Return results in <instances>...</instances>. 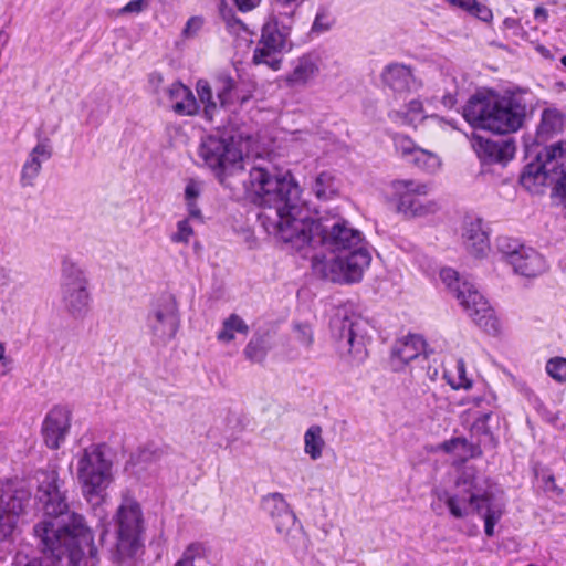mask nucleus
<instances>
[{"mask_svg": "<svg viewBox=\"0 0 566 566\" xmlns=\"http://www.w3.org/2000/svg\"><path fill=\"white\" fill-rule=\"evenodd\" d=\"M423 106L419 99H411L405 109L391 111L388 116L392 122L401 123L405 125H415L416 122L423 118Z\"/></svg>", "mask_w": 566, "mask_h": 566, "instance_id": "nucleus-31", "label": "nucleus"}, {"mask_svg": "<svg viewBox=\"0 0 566 566\" xmlns=\"http://www.w3.org/2000/svg\"><path fill=\"white\" fill-rule=\"evenodd\" d=\"M304 0H273L274 8L277 10V15L292 20L296 10L301 7Z\"/></svg>", "mask_w": 566, "mask_h": 566, "instance_id": "nucleus-42", "label": "nucleus"}, {"mask_svg": "<svg viewBox=\"0 0 566 566\" xmlns=\"http://www.w3.org/2000/svg\"><path fill=\"white\" fill-rule=\"evenodd\" d=\"M201 193V185L196 180H189L185 188V201L190 219L202 222V213L197 203L198 198Z\"/></svg>", "mask_w": 566, "mask_h": 566, "instance_id": "nucleus-34", "label": "nucleus"}, {"mask_svg": "<svg viewBox=\"0 0 566 566\" xmlns=\"http://www.w3.org/2000/svg\"><path fill=\"white\" fill-rule=\"evenodd\" d=\"M10 280L9 270L0 265V286L6 285Z\"/></svg>", "mask_w": 566, "mask_h": 566, "instance_id": "nucleus-58", "label": "nucleus"}, {"mask_svg": "<svg viewBox=\"0 0 566 566\" xmlns=\"http://www.w3.org/2000/svg\"><path fill=\"white\" fill-rule=\"evenodd\" d=\"M205 563L202 546L192 543L184 551L181 558L174 566H202Z\"/></svg>", "mask_w": 566, "mask_h": 566, "instance_id": "nucleus-38", "label": "nucleus"}, {"mask_svg": "<svg viewBox=\"0 0 566 566\" xmlns=\"http://www.w3.org/2000/svg\"><path fill=\"white\" fill-rule=\"evenodd\" d=\"M249 325L238 314H230L223 322L222 328L217 334V339L222 343L232 342L235 336L234 333L248 335Z\"/></svg>", "mask_w": 566, "mask_h": 566, "instance_id": "nucleus-30", "label": "nucleus"}, {"mask_svg": "<svg viewBox=\"0 0 566 566\" xmlns=\"http://www.w3.org/2000/svg\"><path fill=\"white\" fill-rule=\"evenodd\" d=\"M280 52V50H272L266 48L261 43V41H259L253 53V62L255 64H265L273 71H277L282 64V60L276 56V54Z\"/></svg>", "mask_w": 566, "mask_h": 566, "instance_id": "nucleus-36", "label": "nucleus"}, {"mask_svg": "<svg viewBox=\"0 0 566 566\" xmlns=\"http://www.w3.org/2000/svg\"><path fill=\"white\" fill-rule=\"evenodd\" d=\"M333 19L329 12L324 8H319L312 25V32H326L331 29Z\"/></svg>", "mask_w": 566, "mask_h": 566, "instance_id": "nucleus-45", "label": "nucleus"}, {"mask_svg": "<svg viewBox=\"0 0 566 566\" xmlns=\"http://www.w3.org/2000/svg\"><path fill=\"white\" fill-rule=\"evenodd\" d=\"M72 412L65 406L53 407L42 423V437L45 446L56 450L65 441L71 428Z\"/></svg>", "mask_w": 566, "mask_h": 566, "instance_id": "nucleus-20", "label": "nucleus"}, {"mask_svg": "<svg viewBox=\"0 0 566 566\" xmlns=\"http://www.w3.org/2000/svg\"><path fill=\"white\" fill-rule=\"evenodd\" d=\"M562 115L556 109H545L542 115L541 128L549 133L558 129L562 126Z\"/></svg>", "mask_w": 566, "mask_h": 566, "instance_id": "nucleus-43", "label": "nucleus"}, {"mask_svg": "<svg viewBox=\"0 0 566 566\" xmlns=\"http://www.w3.org/2000/svg\"><path fill=\"white\" fill-rule=\"evenodd\" d=\"M485 480L479 476L474 468H465L457 478L455 492L446 494V505L455 518H464L475 513L484 520V533L494 535V526L503 515V505L483 485Z\"/></svg>", "mask_w": 566, "mask_h": 566, "instance_id": "nucleus-5", "label": "nucleus"}, {"mask_svg": "<svg viewBox=\"0 0 566 566\" xmlns=\"http://www.w3.org/2000/svg\"><path fill=\"white\" fill-rule=\"evenodd\" d=\"M272 349L271 334L269 331H256L243 349L244 357L253 364H262Z\"/></svg>", "mask_w": 566, "mask_h": 566, "instance_id": "nucleus-29", "label": "nucleus"}, {"mask_svg": "<svg viewBox=\"0 0 566 566\" xmlns=\"http://www.w3.org/2000/svg\"><path fill=\"white\" fill-rule=\"evenodd\" d=\"M452 7H457L468 12L469 14L478 18L483 22H491L493 20L492 10L479 2L478 0H444Z\"/></svg>", "mask_w": 566, "mask_h": 566, "instance_id": "nucleus-32", "label": "nucleus"}, {"mask_svg": "<svg viewBox=\"0 0 566 566\" xmlns=\"http://www.w3.org/2000/svg\"><path fill=\"white\" fill-rule=\"evenodd\" d=\"M472 147L483 165H506L515 154V143L512 138L492 140L479 135L472 138Z\"/></svg>", "mask_w": 566, "mask_h": 566, "instance_id": "nucleus-19", "label": "nucleus"}, {"mask_svg": "<svg viewBox=\"0 0 566 566\" xmlns=\"http://www.w3.org/2000/svg\"><path fill=\"white\" fill-rule=\"evenodd\" d=\"M454 296L479 327L489 334L499 332L500 323L494 311L471 282L463 280L461 286H455Z\"/></svg>", "mask_w": 566, "mask_h": 566, "instance_id": "nucleus-18", "label": "nucleus"}, {"mask_svg": "<svg viewBox=\"0 0 566 566\" xmlns=\"http://www.w3.org/2000/svg\"><path fill=\"white\" fill-rule=\"evenodd\" d=\"M12 359L6 355V345L0 342V376L7 375L11 369Z\"/></svg>", "mask_w": 566, "mask_h": 566, "instance_id": "nucleus-52", "label": "nucleus"}, {"mask_svg": "<svg viewBox=\"0 0 566 566\" xmlns=\"http://www.w3.org/2000/svg\"><path fill=\"white\" fill-rule=\"evenodd\" d=\"M200 24H201V22H200V20L198 18H190L188 20V22L186 23V27L184 29V33L185 34H189L191 28L195 27L196 29H198V28H200Z\"/></svg>", "mask_w": 566, "mask_h": 566, "instance_id": "nucleus-56", "label": "nucleus"}, {"mask_svg": "<svg viewBox=\"0 0 566 566\" xmlns=\"http://www.w3.org/2000/svg\"><path fill=\"white\" fill-rule=\"evenodd\" d=\"M145 520L140 504L132 499L124 497L116 512L115 548L111 552L112 560L119 566L132 564L143 547Z\"/></svg>", "mask_w": 566, "mask_h": 566, "instance_id": "nucleus-7", "label": "nucleus"}, {"mask_svg": "<svg viewBox=\"0 0 566 566\" xmlns=\"http://www.w3.org/2000/svg\"><path fill=\"white\" fill-rule=\"evenodd\" d=\"M560 62L566 67V55L560 59Z\"/></svg>", "mask_w": 566, "mask_h": 566, "instance_id": "nucleus-61", "label": "nucleus"}, {"mask_svg": "<svg viewBox=\"0 0 566 566\" xmlns=\"http://www.w3.org/2000/svg\"><path fill=\"white\" fill-rule=\"evenodd\" d=\"M163 82V76L158 72H153L149 74V83L157 88Z\"/></svg>", "mask_w": 566, "mask_h": 566, "instance_id": "nucleus-57", "label": "nucleus"}, {"mask_svg": "<svg viewBox=\"0 0 566 566\" xmlns=\"http://www.w3.org/2000/svg\"><path fill=\"white\" fill-rule=\"evenodd\" d=\"M496 249L516 274L535 277L546 270V261L542 254L531 247L510 237H499Z\"/></svg>", "mask_w": 566, "mask_h": 566, "instance_id": "nucleus-15", "label": "nucleus"}, {"mask_svg": "<svg viewBox=\"0 0 566 566\" xmlns=\"http://www.w3.org/2000/svg\"><path fill=\"white\" fill-rule=\"evenodd\" d=\"M381 78L385 85L398 93L410 91L416 83L411 69L399 63L386 66Z\"/></svg>", "mask_w": 566, "mask_h": 566, "instance_id": "nucleus-28", "label": "nucleus"}, {"mask_svg": "<svg viewBox=\"0 0 566 566\" xmlns=\"http://www.w3.org/2000/svg\"><path fill=\"white\" fill-rule=\"evenodd\" d=\"M455 370H457L458 380L455 382H451V386L454 389H460V388L469 389V388H471L472 382L467 377L465 363H464L463 359H458L457 360Z\"/></svg>", "mask_w": 566, "mask_h": 566, "instance_id": "nucleus-47", "label": "nucleus"}, {"mask_svg": "<svg viewBox=\"0 0 566 566\" xmlns=\"http://www.w3.org/2000/svg\"><path fill=\"white\" fill-rule=\"evenodd\" d=\"M319 72L318 60L313 54H304L293 62L292 71L286 74L289 87H303L314 80Z\"/></svg>", "mask_w": 566, "mask_h": 566, "instance_id": "nucleus-23", "label": "nucleus"}, {"mask_svg": "<svg viewBox=\"0 0 566 566\" xmlns=\"http://www.w3.org/2000/svg\"><path fill=\"white\" fill-rule=\"evenodd\" d=\"M313 191L318 199L327 200L337 193V185L334 176L328 171L317 175L313 185Z\"/></svg>", "mask_w": 566, "mask_h": 566, "instance_id": "nucleus-35", "label": "nucleus"}, {"mask_svg": "<svg viewBox=\"0 0 566 566\" xmlns=\"http://www.w3.org/2000/svg\"><path fill=\"white\" fill-rule=\"evenodd\" d=\"M61 301L65 311L74 318H82L90 308L91 295L84 270L71 258L61 264Z\"/></svg>", "mask_w": 566, "mask_h": 566, "instance_id": "nucleus-10", "label": "nucleus"}, {"mask_svg": "<svg viewBox=\"0 0 566 566\" xmlns=\"http://www.w3.org/2000/svg\"><path fill=\"white\" fill-rule=\"evenodd\" d=\"M408 163L413 164L418 168L428 172H433L440 165V160L437 155L420 147H418L416 153L409 157Z\"/></svg>", "mask_w": 566, "mask_h": 566, "instance_id": "nucleus-37", "label": "nucleus"}, {"mask_svg": "<svg viewBox=\"0 0 566 566\" xmlns=\"http://www.w3.org/2000/svg\"><path fill=\"white\" fill-rule=\"evenodd\" d=\"M296 339L304 346L310 347L313 343V331L308 324L296 323L294 325Z\"/></svg>", "mask_w": 566, "mask_h": 566, "instance_id": "nucleus-48", "label": "nucleus"}, {"mask_svg": "<svg viewBox=\"0 0 566 566\" xmlns=\"http://www.w3.org/2000/svg\"><path fill=\"white\" fill-rule=\"evenodd\" d=\"M164 452L154 444H147L132 454L128 464L133 473L143 478L146 473H154L157 470V462L161 459Z\"/></svg>", "mask_w": 566, "mask_h": 566, "instance_id": "nucleus-26", "label": "nucleus"}, {"mask_svg": "<svg viewBox=\"0 0 566 566\" xmlns=\"http://www.w3.org/2000/svg\"><path fill=\"white\" fill-rule=\"evenodd\" d=\"M460 446H465V438L457 437L450 440H447L441 443L440 449L447 453H454L458 455V449Z\"/></svg>", "mask_w": 566, "mask_h": 566, "instance_id": "nucleus-51", "label": "nucleus"}, {"mask_svg": "<svg viewBox=\"0 0 566 566\" xmlns=\"http://www.w3.org/2000/svg\"><path fill=\"white\" fill-rule=\"evenodd\" d=\"M263 510L274 522L276 532L284 535L290 546L297 548L305 544V533L283 494L270 493L262 499Z\"/></svg>", "mask_w": 566, "mask_h": 566, "instance_id": "nucleus-16", "label": "nucleus"}, {"mask_svg": "<svg viewBox=\"0 0 566 566\" xmlns=\"http://www.w3.org/2000/svg\"><path fill=\"white\" fill-rule=\"evenodd\" d=\"M331 333L338 350L347 354L352 365L363 364L367 356V323L360 316L338 310L329 322Z\"/></svg>", "mask_w": 566, "mask_h": 566, "instance_id": "nucleus-8", "label": "nucleus"}, {"mask_svg": "<svg viewBox=\"0 0 566 566\" xmlns=\"http://www.w3.org/2000/svg\"><path fill=\"white\" fill-rule=\"evenodd\" d=\"M31 501V492L23 484L7 481L0 486V539L9 537L18 518L25 512Z\"/></svg>", "mask_w": 566, "mask_h": 566, "instance_id": "nucleus-17", "label": "nucleus"}, {"mask_svg": "<svg viewBox=\"0 0 566 566\" xmlns=\"http://www.w3.org/2000/svg\"><path fill=\"white\" fill-rule=\"evenodd\" d=\"M242 182L252 201L263 207L259 220L269 234L283 243L304 242V237H294L295 231L302 232L307 226L302 221L301 189L289 170L266 163L252 167Z\"/></svg>", "mask_w": 566, "mask_h": 566, "instance_id": "nucleus-3", "label": "nucleus"}, {"mask_svg": "<svg viewBox=\"0 0 566 566\" xmlns=\"http://www.w3.org/2000/svg\"><path fill=\"white\" fill-rule=\"evenodd\" d=\"M189 219H182L177 222V230L170 235V240L175 243L187 244L193 234V229L189 223Z\"/></svg>", "mask_w": 566, "mask_h": 566, "instance_id": "nucleus-44", "label": "nucleus"}, {"mask_svg": "<svg viewBox=\"0 0 566 566\" xmlns=\"http://www.w3.org/2000/svg\"><path fill=\"white\" fill-rule=\"evenodd\" d=\"M221 17L230 32L248 31L245 24L235 17L231 9L221 10Z\"/></svg>", "mask_w": 566, "mask_h": 566, "instance_id": "nucleus-46", "label": "nucleus"}, {"mask_svg": "<svg viewBox=\"0 0 566 566\" xmlns=\"http://www.w3.org/2000/svg\"><path fill=\"white\" fill-rule=\"evenodd\" d=\"M53 156V146L48 137H39L36 145L29 153L22 165L20 184L22 187H32L42 170V164Z\"/></svg>", "mask_w": 566, "mask_h": 566, "instance_id": "nucleus-21", "label": "nucleus"}, {"mask_svg": "<svg viewBox=\"0 0 566 566\" xmlns=\"http://www.w3.org/2000/svg\"><path fill=\"white\" fill-rule=\"evenodd\" d=\"M240 11L247 12L256 8L261 0H234Z\"/></svg>", "mask_w": 566, "mask_h": 566, "instance_id": "nucleus-54", "label": "nucleus"}, {"mask_svg": "<svg viewBox=\"0 0 566 566\" xmlns=\"http://www.w3.org/2000/svg\"><path fill=\"white\" fill-rule=\"evenodd\" d=\"M441 103L443 104L444 107L452 108L457 104L455 95L452 93L443 95Z\"/></svg>", "mask_w": 566, "mask_h": 566, "instance_id": "nucleus-55", "label": "nucleus"}, {"mask_svg": "<svg viewBox=\"0 0 566 566\" xmlns=\"http://www.w3.org/2000/svg\"><path fill=\"white\" fill-rule=\"evenodd\" d=\"M527 108L526 92L507 91L502 95L478 92L463 107V117L474 128L506 135L523 126Z\"/></svg>", "mask_w": 566, "mask_h": 566, "instance_id": "nucleus-4", "label": "nucleus"}, {"mask_svg": "<svg viewBox=\"0 0 566 566\" xmlns=\"http://www.w3.org/2000/svg\"><path fill=\"white\" fill-rule=\"evenodd\" d=\"M481 454H482V450H481L480 446L471 443L467 439H465V446H460V448L458 449V457L461 460L476 458V457H480Z\"/></svg>", "mask_w": 566, "mask_h": 566, "instance_id": "nucleus-50", "label": "nucleus"}, {"mask_svg": "<svg viewBox=\"0 0 566 566\" xmlns=\"http://www.w3.org/2000/svg\"><path fill=\"white\" fill-rule=\"evenodd\" d=\"M520 182L528 190L537 185L554 184V191L566 207V142L544 147L537 153L535 159L524 167Z\"/></svg>", "mask_w": 566, "mask_h": 566, "instance_id": "nucleus-6", "label": "nucleus"}, {"mask_svg": "<svg viewBox=\"0 0 566 566\" xmlns=\"http://www.w3.org/2000/svg\"><path fill=\"white\" fill-rule=\"evenodd\" d=\"M145 7H146L145 0H132L120 9V12L122 13H132V12L139 13L144 10Z\"/></svg>", "mask_w": 566, "mask_h": 566, "instance_id": "nucleus-53", "label": "nucleus"}, {"mask_svg": "<svg viewBox=\"0 0 566 566\" xmlns=\"http://www.w3.org/2000/svg\"><path fill=\"white\" fill-rule=\"evenodd\" d=\"M280 17L270 18L262 27L261 41L266 48L283 51L292 28V20L286 24Z\"/></svg>", "mask_w": 566, "mask_h": 566, "instance_id": "nucleus-24", "label": "nucleus"}, {"mask_svg": "<svg viewBox=\"0 0 566 566\" xmlns=\"http://www.w3.org/2000/svg\"><path fill=\"white\" fill-rule=\"evenodd\" d=\"M463 242L467 251L474 258H484L490 250L489 235L480 218L468 221L464 226Z\"/></svg>", "mask_w": 566, "mask_h": 566, "instance_id": "nucleus-22", "label": "nucleus"}, {"mask_svg": "<svg viewBox=\"0 0 566 566\" xmlns=\"http://www.w3.org/2000/svg\"><path fill=\"white\" fill-rule=\"evenodd\" d=\"M111 462L102 452L99 446H92L83 451L77 461V479L87 501H101V494L106 489L109 479Z\"/></svg>", "mask_w": 566, "mask_h": 566, "instance_id": "nucleus-12", "label": "nucleus"}, {"mask_svg": "<svg viewBox=\"0 0 566 566\" xmlns=\"http://www.w3.org/2000/svg\"><path fill=\"white\" fill-rule=\"evenodd\" d=\"M534 17L535 19L542 18L543 20H546L548 18L547 10L543 7H536L534 10Z\"/></svg>", "mask_w": 566, "mask_h": 566, "instance_id": "nucleus-59", "label": "nucleus"}, {"mask_svg": "<svg viewBox=\"0 0 566 566\" xmlns=\"http://www.w3.org/2000/svg\"><path fill=\"white\" fill-rule=\"evenodd\" d=\"M440 277L453 295H454V287L461 286L462 282H463L460 280L458 272L450 268L442 269L440 272Z\"/></svg>", "mask_w": 566, "mask_h": 566, "instance_id": "nucleus-49", "label": "nucleus"}, {"mask_svg": "<svg viewBox=\"0 0 566 566\" xmlns=\"http://www.w3.org/2000/svg\"><path fill=\"white\" fill-rule=\"evenodd\" d=\"M180 325L178 305L171 294L155 300L146 317V328L154 345H166L175 338Z\"/></svg>", "mask_w": 566, "mask_h": 566, "instance_id": "nucleus-14", "label": "nucleus"}, {"mask_svg": "<svg viewBox=\"0 0 566 566\" xmlns=\"http://www.w3.org/2000/svg\"><path fill=\"white\" fill-rule=\"evenodd\" d=\"M63 482L55 471L43 473L36 499L45 518L34 526V534L45 552L72 566H97L98 551L84 516L70 511Z\"/></svg>", "mask_w": 566, "mask_h": 566, "instance_id": "nucleus-1", "label": "nucleus"}, {"mask_svg": "<svg viewBox=\"0 0 566 566\" xmlns=\"http://www.w3.org/2000/svg\"><path fill=\"white\" fill-rule=\"evenodd\" d=\"M426 356V342L420 335H408L398 339L391 350L392 361L399 360L402 365Z\"/></svg>", "mask_w": 566, "mask_h": 566, "instance_id": "nucleus-27", "label": "nucleus"}, {"mask_svg": "<svg viewBox=\"0 0 566 566\" xmlns=\"http://www.w3.org/2000/svg\"><path fill=\"white\" fill-rule=\"evenodd\" d=\"M546 371L556 381L566 384V358L549 359L546 364Z\"/></svg>", "mask_w": 566, "mask_h": 566, "instance_id": "nucleus-40", "label": "nucleus"}, {"mask_svg": "<svg viewBox=\"0 0 566 566\" xmlns=\"http://www.w3.org/2000/svg\"><path fill=\"white\" fill-rule=\"evenodd\" d=\"M391 202L405 218H420L434 213L437 203L427 200L429 186L415 179H397L391 182Z\"/></svg>", "mask_w": 566, "mask_h": 566, "instance_id": "nucleus-13", "label": "nucleus"}, {"mask_svg": "<svg viewBox=\"0 0 566 566\" xmlns=\"http://www.w3.org/2000/svg\"><path fill=\"white\" fill-rule=\"evenodd\" d=\"M492 417V412H483L479 413V416L475 418L472 430H474L478 434L484 436L486 439L490 440L492 447L496 446V440L491 431V428L488 426L489 420Z\"/></svg>", "mask_w": 566, "mask_h": 566, "instance_id": "nucleus-39", "label": "nucleus"}, {"mask_svg": "<svg viewBox=\"0 0 566 566\" xmlns=\"http://www.w3.org/2000/svg\"><path fill=\"white\" fill-rule=\"evenodd\" d=\"M325 441L322 437V428L319 426H311L304 434V451L312 460L322 457Z\"/></svg>", "mask_w": 566, "mask_h": 566, "instance_id": "nucleus-33", "label": "nucleus"}, {"mask_svg": "<svg viewBox=\"0 0 566 566\" xmlns=\"http://www.w3.org/2000/svg\"><path fill=\"white\" fill-rule=\"evenodd\" d=\"M394 144H395V148H396V151L406 160L408 161L409 160V157H411L413 155V153H416V149H418V147L416 146V144L413 143L412 139H410L408 136L406 135H395L394 137Z\"/></svg>", "mask_w": 566, "mask_h": 566, "instance_id": "nucleus-41", "label": "nucleus"}, {"mask_svg": "<svg viewBox=\"0 0 566 566\" xmlns=\"http://www.w3.org/2000/svg\"><path fill=\"white\" fill-rule=\"evenodd\" d=\"M302 221L307 228L302 233L295 231L294 237H304V242L297 244L294 240H286L284 244L301 252L318 243L327 253L312 256L315 275L333 283L360 282L371 261L369 251L363 245V233L343 218L313 220L303 217Z\"/></svg>", "mask_w": 566, "mask_h": 566, "instance_id": "nucleus-2", "label": "nucleus"}, {"mask_svg": "<svg viewBox=\"0 0 566 566\" xmlns=\"http://www.w3.org/2000/svg\"><path fill=\"white\" fill-rule=\"evenodd\" d=\"M521 266L527 265L528 261L526 259H521L517 261Z\"/></svg>", "mask_w": 566, "mask_h": 566, "instance_id": "nucleus-60", "label": "nucleus"}, {"mask_svg": "<svg viewBox=\"0 0 566 566\" xmlns=\"http://www.w3.org/2000/svg\"><path fill=\"white\" fill-rule=\"evenodd\" d=\"M196 88L200 102L205 105L203 116L210 122L213 120L218 112L213 94H216L221 108H229L235 104L242 106L251 98L250 94H241L235 80L226 73L218 74L212 85L206 80H199Z\"/></svg>", "mask_w": 566, "mask_h": 566, "instance_id": "nucleus-11", "label": "nucleus"}, {"mask_svg": "<svg viewBox=\"0 0 566 566\" xmlns=\"http://www.w3.org/2000/svg\"><path fill=\"white\" fill-rule=\"evenodd\" d=\"M198 155L212 169L220 182L227 175L241 169L242 153L232 136L209 135L201 139Z\"/></svg>", "mask_w": 566, "mask_h": 566, "instance_id": "nucleus-9", "label": "nucleus"}, {"mask_svg": "<svg viewBox=\"0 0 566 566\" xmlns=\"http://www.w3.org/2000/svg\"><path fill=\"white\" fill-rule=\"evenodd\" d=\"M172 111L181 116H191L198 112V104L192 92L180 82L172 83L166 90Z\"/></svg>", "mask_w": 566, "mask_h": 566, "instance_id": "nucleus-25", "label": "nucleus"}]
</instances>
